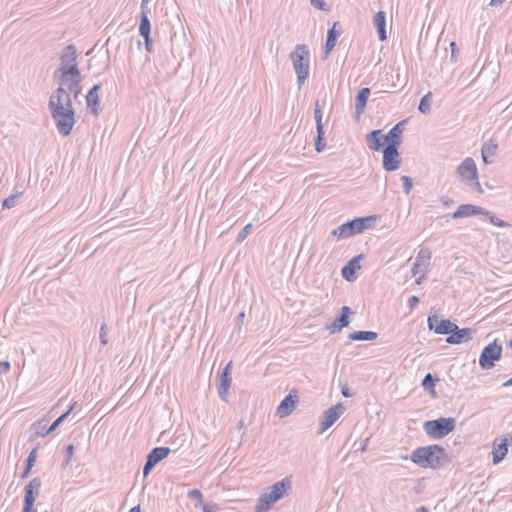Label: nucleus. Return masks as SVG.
<instances>
[{
    "mask_svg": "<svg viewBox=\"0 0 512 512\" xmlns=\"http://www.w3.org/2000/svg\"><path fill=\"white\" fill-rule=\"evenodd\" d=\"M48 108L58 133L69 136L75 125V111L70 95L62 86L53 91L49 98Z\"/></svg>",
    "mask_w": 512,
    "mask_h": 512,
    "instance_id": "f257e3e1",
    "label": "nucleus"
},
{
    "mask_svg": "<svg viewBox=\"0 0 512 512\" xmlns=\"http://www.w3.org/2000/svg\"><path fill=\"white\" fill-rule=\"evenodd\" d=\"M410 460L422 468L431 469H438L451 462L445 448L438 444L416 448L412 451Z\"/></svg>",
    "mask_w": 512,
    "mask_h": 512,
    "instance_id": "f03ea898",
    "label": "nucleus"
},
{
    "mask_svg": "<svg viewBox=\"0 0 512 512\" xmlns=\"http://www.w3.org/2000/svg\"><path fill=\"white\" fill-rule=\"evenodd\" d=\"M81 74L77 64V51L73 44L67 45L60 55V66L54 73L60 83H67V78L78 77Z\"/></svg>",
    "mask_w": 512,
    "mask_h": 512,
    "instance_id": "7ed1b4c3",
    "label": "nucleus"
},
{
    "mask_svg": "<svg viewBox=\"0 0 512 512\" xmlns=\"http://www.w3.org/2000/svg\"><path fill=\"white\" fill-rule=\"evenodd\" d=\"M292 482L290 478L285 477L282 480L274 483L269 489L268 493L260 495L255 506V512H267L271 506L282 499L287 491L291 489Z\"/></svg>",
    "mask_w": 512,
    "mask_h": 512,
    "instance_id": "20e7f679",
    "label": "nucleus"
},
{
    "mask_svg": "<svg viewBox=\"0 0 512 512\" xmlns=\"http://www.w3.org/2000/svg\"><path fill=\"white\" fill-rule=\"evenodd\" d=\"M290 59L297 75L298 86L301 87L309 77L310 52L307 45L297 44L290 53Z\"/></svg>",
    "mask_w": 512,
    "mask_h": 512,
    "instance_id": "39448f33",
    "label": "nucleus"
},
{
    "mask_svg": "<svg viewBox=\"0 0 512 512\" xmlns=\"http://www.w3.org/2000/svg\"><path fill=\"white\" fill-rule=\"evenodd\" d=\"M376 221L375 216L358 217L349 220L332 231V235L340 239L348 238L362 233L370 228Z\"/></svg>",
    "mask_w": 512,
    "mask_h": 512,
    "instance_id": "423d86ee",
    "label": "nucleus"
},
{
    "mask_svg": "<svg viewBox=\"0 0 512 512\" xmlns=\"http://www.w3.org/2000/svg\"><path fill=\"white\" fill-rule=\"evenodd\" d=\"M474 215H484L486 216L490 223L501 227L506 228L510 227V224L506 221H503L495 216V214L491 213L490 211L486 210L485 208L473 204H461L453 213L452 218L458 219V218H467Z\"/></svg>",
    "mask_w": 512,
    "mask_h": 512,
    "instance_id": "0eeeda50",
    "label": "nucleus"
},
{
    "mask_svg": "<svg viewBox=\"0 0 512 512\" xmlns=\"http://www.w3.org/2000/svg\"><path fill=\"white\" fill-rule=\"evenodd\" d=\"M456 427V420L452 417L438 418L424 422L423 429L432 439H441L450 434Z\"/></svg>",
    "mask_w": 512,
    "mask_h": 512,
    "instance_id": "6e6552de",
    "label": "nucleus"
},
{
    "mask_svg": "<svg viewBox=\"0 0 512 512\" xmlns=\"http://www.w3.org/2000/svg\"><path fill=\"white\" fill-rule=\"evenodd\" d=\"M503 348L497 340L486 345L479 356V366L483 370H490L495 367V362L502 357Z\"/></svg>",
    "mask_w": 512,
    "mask_h": 512,
    "instance_id": "1a4fd4ad",
    "label": "nucleus"
},
{
    "mask_svg": "<svg viewBox=\"0 0 512 512\" xmlns=\"http://www.w3.org/2000/svg\"><path fill=\"white\" fill-rule=\"evenodd\" d=\"M457 174L460 176L462 181H466L469 185H474L479 192H482L481 185L478 182L476 163L473 158H465L458 166Z\"/></svg>",
    "mask_w": 512,
    "mask_h": 512,
    "instance_id": "9d476101",
    "label": "nucleus"
},
{
    "mask_svg": "<svg viewBox=\"0 0 512 512\" xmlns=\"http://www.w3.org/2000/svg\"><path fill=\"white\" fill-rule=\"evenodd\" d=\"M171 450L169 447H155L153 448L146 457V462L143 467L144 477L152 471V469L163 459H165Z\"/></svg>",
    "mask_w": 512,
    "mask_h": 512,
    "instance_id": "9b49d317",
    "label": "nucleus"
},
{
    "mask_svg": "<svg viewBox=\"0 0 512 512\" xmlns=\"http://www.w3.org/2000/svg\"><path fill=\"white\" fill-rule=\"evenodd\" d=\"M510 444H512V436L510 434L495 438L492 447L493 464L500 463L506 457Z\"/></svg>",
    "mask_w": 512,
    "mask_h": 512,
    "instance_id": "f8f14e48",
    "label": "nucleus"
},
{
    "mask_svg": "<svg viewBox=\"0 0 512 512\" xmlns=\"http://www.w3.org/2000/svg\"><path fill=\"white\" fill-rule=\"evenodd\" d=\"M345 408L343 404L338 403L329 409L325 410L322 414V419L320 421V430L319 433L325 432L328 428H330L344 413Z\"/></svg>",
    "mask_w": 512,
    "mask_h": 512,
    "instance_id": "ddd939ff",
    "label": "nucleus"
},
{
    "mask_svg": "<svg viewBox=\"0 0 512 512\" xmlns=\"http://www.w3.org/2000/svg\"><path fill=\"white\" fill-rule=\"evenodd\" d=\"M428 327L438 335L450 336L455 329V323L449 319H439L436 315H430L427 319Z\"/></svg>",
    "mask_w": 512,
    "mask_h": 512,
    "instance_id": "4468645a",
    "label": "nucleus"
},
{
    "mask_svg": "<svg viewBox=\"0 0 512 512\" xmlns=\"http://www.w3.org/2000/svg\"><path fill=\"white\" fill-rule=\"evenodd\" d=\"M299 401L298 391L296 389H292L289 394L280 402L276 409V414L279 418H284L289 416Z\"/></svg>",
    "mask_w": 512,
    "mask_h": 512,
    "instance_id": "2eb2a0df",
    "label": "nucleus"
},
{
    "mask_svg": "<svg viewBox=\"0 0 512 512\" xmlns=\"http://www.w3.org/2000/svg\"><path fill=\"white\" fill-rule=\"evenodd\" d=\"M398 149L399 148L385 147L382 151V164L384 170L387 172L395 171L400 167L401 159Z\"/></svg>",
    "mask_w": 512,
    "mask_h": 512,
    "instance_id": "dca6fc26",
    "label": "nucleus"
},
{
    "mask_svg": "<svg viewBox=\"0 0 512 512\" xmlns=\"http://www.w3.org/2000/svg\"><path fill=\"white\" fill-rule=\"evenodd\" d=\"M406 120H402L394 125L389 132L384 135L385 147L399 148L402 143V134Z\"/></svg>",
    "mask_w": 512,
    "mask_h": 512,
    "instance_id": "f3484780",
    "label": "nucleus"
},
{
    "mask_svg": "<svg viewBox=\"0 0 512 512\" xmlns=\"http://www.w3.org/2000/svg\"><path fill=\"white\" fill-rule=\"evenodd\" d=\"M351 313L352 311L350 307L343 306L340 309L339 315L330 325L327 326V329L330 331V333H339L343 328L347 327L350 324L349 316Z\"/></svg>",
    "mask_w": 512,
    "mask_h": 512,
    "instance_id": "a211bd4d",
    "label": "nucleus"
},
{
    "mask_svg": "<svg viewBox=\"0 0 512 512\" xmlns=\"http://www.w3.org/2000/svg\"><path fill=\"white\" fill-rule=\"evenodd\" d=\"M231 367L232 362H229L222 370L218 378L217 390L221 399L225 400L231 385Z\"/></svg>",
    "mask_w": 512,
    "mask_h": 512,
    "instance_id": "6ab92c4d",
    "label": "nucleus"
},
{
    "mask_svg": "<svg viewBox=\"0 0 512 512\" xmlns=\"http://www.w3.org/2000/svg\"><path fill=\"white\" fill-rule=\"evenodd\" d=\"M454 328L452 334L446 338L448 344L456 345L468 342L472 339L473 333H475L472 328H459L457 324Z\"/></svg>",
    "mask_w": 512,
    "mask_h": 512,
    "instance_id": "aec40b11",
    "label": "nucleus"
},
{
    "mask_svg": "<svg viewBox=\"0 0 512 512\" xmlns=\"http://www.w3.org/2000/svg\"><path fill=\"white\" fill-rule=\"evenodd\" d=\"M366 142L370 150L372 151H383L385 148V139L382 130H372L368 134H366Z\"/></svg>",
    "mask_w": 512,
    "mask_h": 512,
    "instance_id": "412c9836",
    "label": "nucleus"
},
{
    "mask_svg": "<svg viewBox=\"0 0 512 512\" xmlns=\"http://www.w3.org/2000/svg\"><path fill=\"white\" fill-rule=\"evenodd\" d=\"M364 254H359L350 259L342 268V277L347 281H353L356 278V271L361 268L360 261L364 259Z\"/></svg>",
    "mask_w": 512,
    "mask_h": 512,
    "instance_id": "4be33fe9",
    "label": "nucleus"
},
{
    "mask_svg": "<svg viewBox=\"0 0 512 512\" xmlns=\"http://www.w3.org/2000/svg\"><path fill=\"white\" fill-rule=\"evenodd\" d=\"M100 89H101V84L100 83L95 84L94 86H92L90 88V90L88 91V93L86 95V105L90 109L91 113L94 116H98L100 113V109H99L100 99H99V94H98Z\"/></svg>",
    "mask_w": 512,
    "mask_h": 512,
    "instance_id": "5701e85b",
    "label": "nucleus"
},
{
    "mask_svg": "<svg viewBox=\"0 0 512 512\" xmlns=\"http://www.w3.org/2000/svg\"><path fill=\"white\" fill-rule=\"evenodd\" d=\"M339 22H335L333 26L328 30L326 42L324 46V59L328 57L331 51L334 49L337 39L341 34Z\"/></svg>",
    "mask_w": 512,
    "mask_h": 512,
    "instance_id": "b1692460",
    "label": "nucleus"
},
{
    "mask_svg": "<svg viewBox=\"0 0 512 512\" xmlns=\"http://www.w3.org/2000/svg\"><path fill=\"white\" fill-rule=\"evenodd\" d=\"M370 95V88H362L359 90L355 97V112L357 117H360L364 113L367 105L368 97Z\"/></svg>",
    "mask_w": 512,
    "mask_h": 512,
    "instance_id": "393cba45",
    "label": "nucleus"
},
{
    "mask_svg": "<svg viewBox=\"0 0 512 512\" xmlns=\"http://www.w3.org/2000/svg\"><path fill=\"white\" fill-rule=\"evenodd\" d=\"M373 23L377 28L379 40L380 41L387 40L386 13L384 11L377 12L374 16Z\"/></svg>",
    "mask_w": 512,
    "mask_h": 512,
    "instance_id": "a878e982",
    "label": "nucleus"
},
{
    "mask_svg": "<svg viewBox=\"0 0 512 512\" xmlns=\"http://www.w3.org/2000/svg\"><path fill=\"white\" fill-rule=\"evenodd\" d=\"M497 148V143L493 142L492 140L483 144L481 149V157L485 164H491L493 162Z\"/></svg>",
    "mask_w": 512,
    "mask_h": 512,
    "instance_id": "bb28decb",
    "label": "nucleus"
},
{
    "mask_svg": "<svg viewBox=\"0 0 512 512\" xmlns=\"http://www.w3.org/2000/svg\"><path fill=\"white\" fill-rule=\"evenodd\" d=\"M145 2L146 0H143L141 3V16L139 24V34L141 36H147V34H151V22L147 15Z\"/></svg>",
    "mask_w": 512,
    "mask_h": 512,
    "instance_id": "cd10ccee",
    "label": "nucleus"
},
{
    "mask_svg": "<svg viewBox=\"0 0 512 512\" xmlns=\"http://www.w3.org/2000/svg\"><path fill=\"white\" fill-rule=\"evenodd\" d=\"M377 337L378 334L374 331H354L348 335L352 341H374Z\"/></svg>",
    "mask_w": 512,
    "mask_h": 512,
    "instance_id": "c85d7f7f",
    "label": "nucleus"
},
{
    "mask_svg": "<svg viewBox=\"0 0 512 512\" xmlns=\"http://www.w3.org/2000/svg\"><path fill=\"white\" fill-rule=\"evenodd\" d=\"M81 81H82L81 74H79L78 77H74V76L68 77L67 83H64L65 85H67V89L69 91L67 93L69 95L72 94L75 98H77V96L81 92V87H80Z\"/></svg>",
    "mask_w": 512,
    "mask_h": 512,
    "instance_id": "c756f323",
    "label": "nucleus"
},
{
    "mask_svg": "<svg viewBox=\"0 0 512 512\" xmlns=\"http://www.w3.org/2000/svg\"><path fill=\"white\" fill-rule=\"evenodd\" d=\"M24 508H34L35 500L39 494V491H35L34 489H31L30 487L24 488Z\"/></svg>",
    "mask_w": 512,
    "mask_h": 512,
    "instance_id": "7c9ffc66",
    "label": "nucleus"
},
{
    "mask_svg": "<svg viewBox=\"0 0 512 512\" xmlns=\"http://www.w3.org/2000/svg\"><path fill=\"white\" fill-rule=\"evenodd\" d=\"M60 425V421L57 419L50 425L49 428H47L46 431H40L41 428V422H35L32 424V428L34 430L35 435L45 437L46 435L53 432L58 426Z\"/></svg>",
    "mask_w": 512,
    "mask_h": 512,
    "instance_id": "2f4dec72",
    "label": "nucleus"
},
{
    "mask_svg": "<svg viewBox=\"0 0 512 512\" xmlns=\"http://www.w3.org/2000/svg\"><path fill=\"white\" fill-rule=\"evenodd\" d=\"M431 98L432 93L428 92L424 95L419 103L418 110L423 114H429L431 112Z\"/></svg>",
    "mask_w": 512,
    "mask_h": 512,
    "instance_id": "473e14b6",
    "label": "nucleus"
},
{
    "mask_svg": "<svg viewBox=\"0 0 512 512\" xmlns=\"http://www.w3.org/2000/svg\"><path fill=\"white\" fill-rule=\"evenodd\" d=\"M438 378L434 377L431 373H427L422 380V387L427 391H434V387Z\"/></svg>",
    "mask_w": 512,
    "mask_h": 512,
    "instance_id": "72a5a7b5",
    "label": "nucleus"
},
{
    "mask_svg": "<svg viewBox=\"0 0 512 512\" xmlns=\"http://www.w3.org/2000/svg\"><path fill=\"white\" fill-rule=\"evenodd\" d=\"M317 135L315 138V150L317 152H322L326 146V142L324 139V129L316 130Z\"/></svg>",
    "mask_w": 512,
    "mask_h": 512,
    "instance_id": "f704fd0d",
    "label": "nucleus"
},
{
    "mask_svg": "<svg viewBox=\"0 0 512 512\" xmlns=\"http://www.w3.org/2000/svg\"><path fill=\"white\" fill-rule=\"evenodd\" d=\"M431 258V252L428 249H421L416 257V260L423 264V267L426 268L429 265V260Z\"/></svg>",
    "mask_w": 512,
    "mask_h": 512,
    "instance_id": "c9c22d12",
    "label": "nucleus"
},
{
    "mask_svg": "<svg viewBox=\"0 0 512 512\" xmlns=\"http://www.w3.org/2000/svg\"><path fill=\"white\" fill-rule=\"evenodd\" d=\"M21 195H22V192H18V193H15V194L7 197L6 199H4V201L2 203V208L10 209V208L15 207L16 202Z\"/></svg>",
    "mask_w": 512,
    "mask_h": 512,
    "instance_id": "e433bc0d",
    "label": "nucleus"
},
{
    "mask_svg": "<svg viewBox=\"0 0 512 512\" xmlns=\"http://www.w3.org/2000/svg\"><path fill=\"white\" fill-rule=\"evenodd\" d=\"M74 454V446L72 444H69L65 448V458L62 462V467L66 468L68 465H70L71 458Z\"/></svg>",
    "mask_w": 512,
    "mask_h": 512,
    "instance_id": "4c0bfd02",
    "label": "nucleus"
},
{
    "mask_svg": "<svg viewBox=\"0 0 512 512\" xmlns=\"http://www.w3.org/2000/svg\"><path fill=\"white\" fill-rule=\"evenodd\" d=\"M401 181L403 183V191L406 195H409V193L411 192V189L413 187V181H412V178L409 177V176H402L401 177Z\"/></svg>",
    "mask_w": 512,
    "mask_h": 512,
    "instance_id": "58836bf2",
    "label": "nucleus"
},
{
    "mask_svg": "<svg viewBox=\"0 0 512 512\" xmlns=\"http://www.w3.org/2000/svg\"><path fill=\"white\" fill-rule=\"evenodd\" d=\"M252 227H253L252 224L249 223L239 232L237 239H236L237 243H242L246 239L248 234L251 232Z\"/></svg>",
    "mask_w": 512,
    "mask_h": 512,
    "instance_id": "ea45409f",
    "label": "nucleus"
},
{
    "mask_svg": "<svg viewBox=\"0 0 512 512\" xmlns=\"http://www.w3.org/2000/svg\"><path fill=\"white\" fill-rule=\"evenodd\" d=\"M188 497L190 499H194V500H197L198 504L199 505H202V502H203V496H202V492L198 489H193V490H190L188 492Z\"/></svg>",
    "mask_w": 512,
    "mask_h": 512,
    "instance_id": "a19ab883",
    "label": "nucleus"
},
{
    "mask_svg": "<svg viewBox=\"0 0 512 512\" xmlns=\"http://www.w3.org/2000/svg\"><path fill=\"white\" fill-rule=\"evenodd\" d=\"M314 118L316 122V130L324 129L322 123V111L321 109H314Z\"/></svg>",
    "mask_w": 512,
    "mask_h": 512,
    "instance_id": "79ce46f5",
    "label": "nucleus"
},
{
    "mask_svg": "<svg viewBox=\"0 0 512 512\" xmlns=\"http://www.w3.org/2000/svg\"><path fill=\"white\" fill-rule=\"evenodd\" d=\"M99 340H100L102 345H106L108 343V340H107V325L105 323H103L101 325V327H100Z\"/></svg>",
    "mask_w": 512,
    "mask_h": 512,
    "instance_id": "37998d69",
    "label": "nucleus"
},
{
    "mask_svg": "<svg viewBox=\"0 0 512 512\" xmlns=\"http://www.w3.org/2000/svg\"><path fill=\"white\" fill-rule=\"evenodd\" d=\"M36 459H37V448H33L30 451V453H29V455H28V457L26 459V463L25 464L33 467L35 462H36Z\"/></svg>",
    "mask_w": 512,
    "mask_h": 512,
    "instance_id": "c03bdc74",
    "label": "nucleus"
},
{
    "mask_svg": "<svg viewBox=\"0 0 512 512\" xmlns=\"http://www.w3.org/2000/svg\"><path fill=\"white\" fill-rule=\"evenodd\" d=\"M423 271L426 272V268L423 267V264H421V262L415 260L412 267V274L416 276L417 274H422Z\"/></svg>",
    "mask_w": 512,
    "mask_h": 512,
    "instance_id": "a18cd8bd",
    "label": "nucleus"
},
{
    "mask_svg": "<svg viewBox=\"0 0 512 512\" xmlns=\"http://www.w3.org/2000/svg\"><path fill=\"white\" fill-rule=\"evenodd\" d=\"M41 484H42L41 479L38 477H35L25 487H30L31 489H34L35 491H39Z\"/></svg>",
    "mask_w": 512,
    "mask_h": 512,
    "instance_id": "49530a36",
    "label": "nucleus"
},
{
    "mask_svg": "<svg viewBox=\"0 0 512 512\" xmlns=\"http://www.w3.org/2000/svg\"><path fill=\"white\" fill-rule=\"evenodd\" d=\"M311 5L319 10L327 11V5L324 0H311Z\"/></svg>",
    "mask_w": 512,
    "mask_h": 512,
    "instance_id": "de8ad7c7",
    "label": "nucleus"
},
{
    "mask_svg": "<svg viewBox=\"0 0 512 512\" xmlns=\"http://www.w3.org/2000/svg\"><path fill=\"white\" fill-rule=\"evenodd\" d=\"M144 38V44H145V49L147 52L149 53H152L153 52V46H152V38H151V34H147V36H142Z\"/></svg>",
    "mask_w": 512,
    "mask_h": 512,
    "instance_id": "09e8293b",
    "label": "nucleus"
},
{
    "mask_svg": "<svg viewBox=\"0 0 512 512\" xmlns=\"http://www.w3.org/2000/svg\"><path fill=\"white\" fill-rule=\"evenodd\" d=\"M419 303V297L413 295L408 299V306L411 310L415 309Z\"/></svg>",
    "mask_w": 512,
    "mask_h": 512,
    "instance_id": "8fccbe9b",
    "label": "nucleus"
},
{
    "mask_svg": "<svg viewBox=\"0 0 512 512\" xmlns=\"http://www.w3.org/2000/svg\"><path fill=\"white\" fill-rule=\"evenodd\" d=\"M11 368L9 361H0V374H6Z\"/></svg>",
    "mask_w": 512,
    "mask_h": 512,
    "instance_id": "3c124183",
    "label": "nucleus"
},
{
    "mask_svg": "<svg viewBox=\"0 0 512 512\" xmlns=\"http://www.w3.org/2000/svg\"><path fill=\"white\" fill-rule=\"evenodd\" d=\"M218 506L214 503L204 504L203 512H217Z\"/></svg>",
    "mask_w": 512,
    "mask_h": 512,
    "instance_id": "603ef678",
    "label": "nucleus"
},
{
    "mask_svg": "<svg viewBox=\"0 0 512 512\" xmlns=\"http://www.w3.org/2000/svg\"><path fill=\"white\" fill-rule=\"evenodd\" d=\"M74 407H75V403L72 404L66 412H64L57 418V420L60 421V424L68 417V415L71 413V411L74 409Z\"/></svg>",
    "mask_w": 512,
    "mask_h": 512,
    "instance_id": "864d4df0",
    "label": "nucleus"
},
{
    "mask_svg": "<svg viewBox=\"0 0 512 512\" xmlns=\"http://www.w3.org/2000/svg\"><path fill=\"white\" fill-rule=\"evenodd\" d=\"M440 201L442 202V204L444 206H447V207H449V206L454 204V200L452 198H449L448 196H442L440 198Z\"/></svg>",
    "mask_w": 512,
    "mask_h": 512,
    "instance_id": "5fc2aeb1",
    "label": "nucleus"
},
{
    "mask_svg": "<svg viewBox=\"0 0 512 512\" xmlns=\"http://www.w3.org/2000/svg\"><path fill=\"white\" fill-rule=\"evenodd\" d=\"M32 468H33V467H31V466H29V465L25 464V468H24V471L22 472L21 478H26V477H28V475H29V473H30V471H31V469H32Z\"/></svg>",
    "mask_w": 512,
    "mask_h": 512,
    "instance_id": "6e6d98bb",
    "label": "nucleus"
},
{
    "mask_svg": "<svg viewBox=\"0 0 512 512\" xmlns=\"http://www.w3.org/2000/svg\"><path fill=\"white\" fill-rule=\"evenodd\" d=\"M341 393H342V395H343L344 397H346V398H349V397H352V396H353V394L350 392V390H349L346 386H344V387L342 388Z\"/></svg>",
    "mask_w": 512,
    "mask_h": 512,
    "instance_id": "4d7b16f0",
    "label": "nucleus"
},
{
    "mask_svg": "<svg viewBox=\"0 0 512 512\" xmlns=\"http://www.w3.org/2000/svg\"><path fill=\"white\" fill-rule=\"evenodd\" d=\"M424 279H425V271H423V273L420 274V276L418 278H416L415 283L417 285H420L424 281Z\"/></svg>",
    "mask_w": 512,
    "mask_h": 512,
    "instance_id": "13d9d810",
    "label": "nucleus"
},
{
    "mask_svg": "<svg viewBox=\"0 0 512 512\" xmlns=\"http://www.w3.org/2000/svg\"><path fill=\"white\" fill-rule=\"evenodd\" d=\"M244 317H245L244 312L239 313V315L237 316L238 325H240L243 322Z\"/></svg>",
    "mask_w": 512,
    "mask_h": 512,
    "instance_id": "bf43d9fd",
    "label": "nucleus"
},
{
    "mask_svg": "<svg viewBox=\"0 0 512 512\" xmlns=\"http://www.w3.org/2000/svg\"><path fill=\"white\" fill-rule=\"evenodd\" d=\"M505 0H491L490 5L491 6H498L502 4Z\"/></svg>",
    "mask_w": 512,
    "mask_h": 512,
    "instance_id": "052dcab7",
    "label": "nucleus"
},
{
    "mask_svg": "<svg viewBox=\"0 0 512 512\" xmlns=\"http://www.w3.org/2000/svg\"><path fill=\"white\" fill-rule=\"evenodd\" d=\"M450 46H451V49H452V57H454L455 51L457 50L456 43L455 42H451Z\"/></svg>",
    "mask_w": 512,
    "mask_h": 512,
    "instance_id": "680f3d73",
    "label": "nucleus"
},
{
    "mask_svg": "<svg viewBox=\"0 0 512 512\" xmlns=\"http://www.w3.org/2000/svg\"><path fill=\"white\" fill-rule=\"evenodd\" d=\"M416 512H429L428 508L425 506L418 507Z\"/></svg>",
    "mask_w": 512,
    "mask_h": 512,
    "instance_id": "e2e57ef3",
    "label": "nucleus"
},
{
    "mask_svg": "<svg viewBox=\"0 0 512 512\" xmlns=\"http://www.w3.org/2000/svg\"><path fill=\"white\" fill-rule=\"evenodd\" d=\"M503 387L512 386V377L502 384Z\"/></svg>",
    "mask_w": 512,
    "mask_h": 512,
    "instance_id": "0e129e2a",
    "label": "nucleus"
},
{
    "mask_svg": "<svg viewBox=\"0 0 512 512\" xmlns=\"http://www.w3.org/2000/svg\"><path fill=\"white\" fill-rule=\"evenodd\" d=\"M128 512H141L140 506L139 505L134 506Z\"/></svg>",
    "mask_w": 512,
    "mask_h": 512,
    "instance_id": "69168bd1",
    "label": "nucleus"
},
{
    "mask_svg": "<svg viewBox=\"0 0 512 512\" xmlns=\"http://www.w3.org/2000/svg\"><path fill=\"white\" fill-rule=\"evenodd\" d=\"M22 512H37L35 508H22Z\"/></svg>",
    "mask_w": 512,
    "mask_h": 512,
    "instance_id": "338daca9",
    "label": "nucleus"
},
{
    "mask_svg": "<svg viewBox=\"0 0 512 512\" xmlns=\"http://www.w3.org/2000/svg\"><path fill=\"white\" fill-rule=\"evenodd\" d=\"M238 429H243L245 427L244 421L240 420L237 424Z\"/></svg>",
    "mask_w": 512,
    "mask_h": 512,
    "instance_id": "774afa93",
    "label": "nucleus"
}]
</instances>
